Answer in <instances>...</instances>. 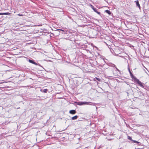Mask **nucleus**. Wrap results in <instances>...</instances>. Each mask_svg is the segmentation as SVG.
<instances>
[{
  "label": "nucleus",
  "instance_id": "nucleus-1",
  "mask_svg": "<svg viewBox=\"0 0 149 149\" xmlns=\"http://www.w3.org/2000/svg\"><path fill=\"white\" fill-rule=\"evenodd\" d=\"M77 104L79 105H93V103L90 102H76Z\"/></svg>",
  "mask_w": 149,
  "mask_h": 149
},
{
  "label": "nucleus",
  "instance_id": "nucleus-2",
  "mask_svg": "<svg viewBox=\"0 0 149 149\" xmlns=\"http://www.w3.org/2000/svg\"><path fill=\"white\" fill-rule=\"evenodd\" d=\"M136 81L140 86H141L142 87H143V86L142 85V83L138 79H136Z\"/></svg>",
  "mask_w": 149,
  "mask_h": 149
},
{
  "label": "nucleus",
  "instance_id": "nucleus-3",
  "mask_svg": "<svg viewBox=\"0 0 149 149\" xmlns=\"http://www.w3.org/2000/svg\"><path fill=\"white\" fill-rule=\"evenodd\" d=\"M76 113V111L75 110H72L69 111V113L71 114H74Z\"/></svg>",
  "mask_w": 149,
  "mask_h": 149
},
{
  "label": "nucleus",
  "instance_id": "nucleus-4",
  "mask_svg": "<svg viewBox=\"0 0 149 149\" xmlns=\"http://www.w3.org/2000/svg\"><path fill=\"white\" fill-rule=\"evenodd\" d=\"M134 2L136 3V5L137 6H138L139 8H140V6L139 3L138 1H135Z\"/></svg>",
  "mask_w": 149,
  "mask_h": 149
},
{
  "label": "nucleus",
  "instance_id": "nucleus-5",
  "mask_svg": "<svg viewBox=\"0 0 149 149\" xmlns=\"http://www.w3.org/2000/svg\"><path fill=\"white\" fill-rule=\"evenodd\" d=\"M29 61L32 64H34L36 65H37V64L34 61H33L31 60H29Z\"/></svg>",
  "mask_w": 149,
  "mask_h": 149
},
{
  "label": "nucleus",
  "instance_id": "nucleus-6",
  "mask_svg": "<svg viewBox=\"0 0 149 149\" xmlns=\"http://www.w3.org/2000/svg\"><path fill=\"white\" fill-rule=\"evenodd\" d=\"M93 9L94 10V11L96 12L99 15H100V12L98 11L97 10V9H96V8H93Z\"/></svg>",
  "mask_w": 149,
  "mask_h": 149
},
{
  "label": "nucleus",
  "instance_id": "nucleus-7",
  "mask_svg": "<svg viewBox=\"0 0 149 149\" xmlns=\"http://www.w3.org/2000/svg\"><path fill=\"white\" fill-rule=\"evenodd\" d=\"M100 66L102 67L104 69H106L108 68L107 66L105 65H101Z\"/></svg>",
  "mask_w": 149,
  "mask_h": 149
},
{
  "label": "nucleus",
  "instance_id": "nucleus-8",
  "mask_svg": "<svg viewBox=\"0 0 149 149\" xmlns=\"http://www.w3.org/2000/svg\"><path fill=\"white\" fill-rule=\"evenodd\" d=\"M78 117V116H75L72 118V120H76L77 119Z\"/></svg>",
  "mask_w": 149,
  "mask_h": 149
},
{
  "label": "nucleus",
  "instance_id": "nucleus-9",
  "mask_svg": "<svg viewBox=\"0 0 149 149\" xmlns=\"http://www.w3.org/2000/svg\"><path fill=\"white\" fill-rule=\"evenodd\" d=\"M11 14V13H2V15H10Z\"/></svg>",
  "mask_w": 149,
  "mask_h": 149
},
{
  "label": "nucleus",
  "instance_id": "nucleus-10",
  "mask_svg": "<svg viewBox=\"0 0 149 149\" xmlns=\"http://www.w3.org/2000/svg\"><path fill=\"white\" fill-rule=\"evenodd\" d=\"M40 91L42 92L46 93L47 92L48 90L47 89H45L43 90L42 91V90H41Z\"/></svg>",
  "mask_w": 149,
  "mask_h": 149
},
{
  "label": "nucleus",
  "instance_id": "nucleus-11",
  "mask_svg": "<svg viewBox=\"0 0 149 149\" xmlns=\"http://www.w3.org/2000/svg\"><path fill=\"white\" fill-rule=\"evenodd\" d=\"M105 12L108 14L109 15H110L111 14V12L108 10H105Z\"/></svg>",
  "mask_w": 149,
  "mask_h": 149
},
{
  "label": "nucleus",
  "instance_id": "nucleus-12",
  "mask_svg": "<svg viewBox=\"0 0 149 149\" xmlns=\"http://www.w3.org/2000/svg\"><path fill=\"white\" fill-rule=\"evenodd\" d=\"M128 70H129V71L130 73V74L131 75H132V73L130 71V68H129V65H128Z\"/></svg>",
  "mask_w": 149,
  "mask_h": 149
},
{
  "label": "nucleus",
  "instance_id": "nucleus-13",
  "mask_svg": "<svg viewBox=\"0 0 149 149\" xmlns=\"http://www.w3.org/2000/svg\"><path fill=\"white\" fill-rule=\"evenodd\" d=\"M109 65L112 67H114L115 66V65L113 64H111L110 65Z\"/></svg>",
  "mask_w": 149,
  "mask_h": 149
},
{
  "label": "nucleus",
  "instance_id": "nucleus-14",
  "mask_svg": "<svg viewBox=\"0 0 149 149\" xmlns=\"http://www.w3.org/2000/svg\"><path fill=\"white\" fill-rule=\"evenodd\" d=\"M132 141H133L134 143H139V142L136 141H135V140H132Z\"/></svg>",
  "mask_w": 149,
  "mask_h": 149
},
{
  "label": "nucleus",
  "instance_id": "nucleus-15",
  "mask_svg": "<svg viewBox=\"0 0 149 149\" xmlns=\"http://www.w3.org/2000/svg\"><path fill=\"white\" fill-rule=\"evenodd\" d=\"M128 139L131 140V141H132V137L129 136H128Z\"/></svg>",
  "mask_w": 149,
  "mask_h": 149
},
{
  "label": "nucleus",
  "instance_id": "nucleus-16",
  "mask_svg": "<svg viewBox=\"0 0 149 149\" xmlns=\"http://www.w3.org/2000/svg\"><path fill=\"white\" fill-rule=\"evenodd\" d=\"M96 79L99 81H100L101 79L98 78L96 77Z\"/></svg>",
  "mask_w": 149,
  "mask_h": 149
},
{
  "label": "nucleus",
  "instance_id": "nucleus-17",
  "mask_svg": "<svg viewBox=\"0 0 149 149\" xmlns=\"http://www.w3.org/2000/svg\"><path fill=\"white\" fill-rule=\"evenodd\" d=\"M17 15H18L19 16H22L23 15L20 14H18Z\"/></svg>",
  "mask_w": 149,
  "mask_h": 149
},
{
  "label": "nucleus",
  "instance_id": "nucleus-18",
  "mask_svg": "<svg viewBox=\"0 0 149 149\" xmlns=\"http://www.w3.org/2000/svg\"><path fill=\"white\" fill-rule=\"evenodd\" d=\"M116 68V69L118 70V71H119V70L116 67H115Z\"/></svg>",
  "mask_w": 149,
  "mask_h": 149
},
{
  "label": "nucleus",
  "instance_id": "nucleus-19",
  "mask_svg": "<svg viewBox=\"0 0 149 149\" xmlns=\"http://www.w3.org/2000/svg\"><path fill=\"white\" fill-rule=\"evenodd\" d=\"M59 30H60V31H64L63 30H62V29H60Z\"/></svg>",
  "mask_w": 149,
  "mask_h": 149
},
{
  "label": "nucleus",
  "instance_id": "nucleus-20",
  "mask_svg": "<svg viewBox=\"0 0 149 149\" xmlns=\"http://www.w3.org/2000/svg\"><path fill=\"white\" fill-rule=\"evenodd\" d=\"M2 15V13H0V15Z\"/></svg>",
  "mask_w": 149,
  "mask_h": 149
},
{
  "label": "nucleus",
  "instance_id": "nucleus-21",
  "mask_svg": "<svg viewBox=\"0 0 149 149\" xmlns=\"http://www.w3.org/2000/svg\"><path fill=\"white\" fill-rule=\"evenodd\" d=\"M2 83V82H0V84H1Z\"/></svg>",
  "mask_w": 149,
  "mask_h": 149
},
{
  "label": "nucleus",
  "instance_id": "nucleus-22",
  "mask_svg": "<svg viewBox=\"0 0 149 149\" xmlns=\"http://www.w3.org/2000/svg\"><path fill=\"white\" fill-rule=\"evenodd\" d=\"M19 108H18L17 109H19Z\"/></svg>",
  "mask_w": 149,
  "mask_h": 149
}]
</instances>
